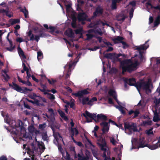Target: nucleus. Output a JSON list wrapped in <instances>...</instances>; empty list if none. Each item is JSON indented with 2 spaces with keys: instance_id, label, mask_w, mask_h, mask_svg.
I'll use <instances>...</instances> for the list:
<instances>
[{
  "instance_id": "1",
  "label": "nucleus",
  "mask_w": 160,
  "mask_h": 160,
  "mask_svg": "<svg viewBox=\"0 0 160 160\" xmlns=\"http://www.w3.org/2000/svg\"><path fill=\"white\" fill-rule=\"evenodd\" d=\"M13 129H15L14 133L16 135L20 136L23 138H27V132L22 121L18 120L16 122L14 120H10L8 123Z\"/></svg>"
},
{
  "instance_id": "2",
  "label": "nucleus",
  "mask_w": 160,
  "mask_h": 160,
  "mask_svg": "<svg viewBox=\"0 0 160 160\" xmlns=\"http://www.w3.org/2000/svg\"><path fill=\"white\" fill-rule=\"evenodd\" d=\"M139 64L137 61L134 63L132 62L130 59H125L120 62V67L122 69V74L124 75L125 72H127L129 73L136 69Z\"/></svg>"
},
{
  "instance_id": "3",
  "label": "nucleus",
  "mask_w": 160,
  "mask_h": 160,
  "mask_svg": "<svg viewBox=\"0 0 160 160\" xmlns=\"http://www.w3.org/2000/svg\"><path fill=\"white\" fill-rule=\"evenodd\" d=\"M152 86V84L149 81H145L143 79H140L138 82L137 88L138 91L141 89L145 90L146 93L148 94L151 93V90L150 87Z\"/></svg>"
},
{
  "instance_id": "4",
  "label": "nucleus",
  "mask_w": 160,
  "mask_h": 160,
  "mask_svg": "<svg viewBox=\"0 0 160 160\" xmlns=\"http://www.w3.org/2000/svg\"><path fill=\"white\" fill-rule=\"evenodd\" d=\"M145 141L144 137L140 138L139 140H135L136 145L137 146V148H143L147 147L151 150H154L158 148V144H153L150 145L148 144H145Z\"/></svg>"
},
{
  "instance_id": "5",
  "label": "nucleus",
  "mask_w": 160,
  "mask_h": 160,
  "mask_svg": "<svg viewBox=\"0 0 160 160\" xmlns=\"http://www.w3.org/2000/svg\"><path fill=\"white\" fill-rule=\"evenodd\" d=\"M98 144L99 146L101 149L104 151L103 157L105 158V160H107L106 151L107 150L106 143L105 138H103L102 136L100 137L98 139Z\"/></svg>"
},
{
  "instance_id": "6",
  "label": "nucleus",
  "mask_w": 160,
  "mask_h": 160,
  "mask_svg": "<svg viewBox=\"0 0 160 160\" xmlns=\"http://www.w3.org/2000/svg\"><path fill=\"white\" fill-rule=\"evenodd\" d=\"M149 40L145 42V44H143L140 46H138L137 47L136 49L138 50L139 53V58L141 62H143L145 61V58H144L143 53V52L141 50H145L149 47V45L147 43L148 42Z\"/></svg>"
},
{
  "instance_id": "7",
  "label": "nucleus",
  "mask_w": 160,
  "mask_h": 160,
  "mask_svg": "<svg viewBox=\"0 0 160 160\" xmlns=\"http://www.w3.org/2000/svg\"><path fill=\"white\" fill-rule=\"evenodd\" d=\"M9 86L13 89L22 93H25L27 91H32V89H28L26 87H21L13 82H12V84L9 83Z\"/></svg>"
},
{
  "instance_id": "8",
  "label": "nucleus",
  "mask_w": 160,
  "mask_h": 160,
  "mask_svg": "<svg viewBox=\"0 0 160 160\" xmlns=\"http://www.w3.org/2000/svg\"><path fill=\"white\" fill-rule=\"evenodd\" d=\"M28 130L30 133V135H32L30 137L28 136H27V138L28 137L30 139L31 138H32V137L35 138L36 140H37V137L38 135H40L41 134V132L39 130H37V129L35 128L33 125H30L28 127Z\"/></svg>"
},
{
  "instance_id": "9",
  "label": "nucleus",
  "mask_w": 160,
  "mask_h": 160,
  "mask_svg": "<svg viewBox=\"0 0 160 160\" xmlns=\"http://www.w3.org/2000/svg\"><path fill=\"white\" fill-rule=\"evenodd\" d=\"M43 28H41L40 30H39V34L38 35H35V38H34V36L33 34H32V31L31 30H30L28 33V36L30 37V38L29 40L33 41L35 40L37 42H38L40 39V38L43 37H44V34L43 32Z\"/></svg>"
},
{
  "instance_id": "10",
  "label": "nucleus",
  "mask_w": 160,
  "mask_h": 160,
  "mask_svg": "<svg viewBox=\"0 0 160 160\" xmlns=\"http://www.w3.org/2000/svg\"><path fill=\"white\" fill-rule=\"evenodd\" d=\"M89 88H87L86 89H84L78 91L76 93H72V96L74 95L76 97L79 98H82L84 95H86L90 93V92L88 91Z\"/></svg>"
},
{
  "instance_id": "11",
  "label": "nucleus",
  "mask_w": 160,
  "mask_h": 160,
  "mask_svg": "<svg viewBox=\"0 0 160 160\" xmlns=\"http://www.w3.org/2000/svg\"><path fill=\"white\" fill-rule=\"evenodd\" d=\"M82 116H83L85 117L87 122H92V119H94V118H96V114H92L86 110L85 113L82 114Z\"/></svg>"
},
{
  "instance_id": "12",
  "label": "nucleus",
  "mask_w": 160,
  "mask_h": 160,
  "mask_svg": "<svg viewBox=\"0 0 160 160\" xmlns=\"http://www.w3.org/2000/svg\"><path fill=\"white\" fill-rule=\"evenodd\" d=\"M124 125L125 130L128 129L130 132L132 131L133 132H137L138 131L136 124L134 123H132L130 124L129 123L125 122L124 123Z\"/></svg>"
},
{
  "instance_id": "13",
  "label": "nucleus",
  "mask_w": 160,
  "mask_h": 160,
  "mask_svg": "<svg viewBox=\"0 0 160 160\" xmlns=\"http://www.w3.org/2000/svg\"><path fill=\"white\" fill-rule=\"evenodd\" d=\"M58 149L61 152L62 157L64 158L65 160H71L70 156V154L67 151H64L62 146L61 145H58ZM62 160H65L63 159Z\"/></svg>"
},
{
  "instance_id": "14",
  "label": "nucleus",
  "mask_w": 160,
  "mask_h": 160,
  "mask_svg": "<svg viewBox=\"0 0 160 160\" xmlns=\"http://www.w3.org/2000/svg\"><path fill=\"white\" fill-rule=\"evenodd\" d=\"M103 9L100 6H98L96 8L95 11L93 12L92 18H96L98 16L102 15L103 13Z\"/></svg>"
},
{
  "instance_id": "15",
  "label": "nucleus",
  "mask_w": 160,
  "mask_h": 160,
  "mask_svg": "<svg viewBox=\"0 0 160 160\" xmlns=\"http://www.w3.org/2000/svg\"><path fill=\"white\" fill-rule=\"evenodd\" d=\"M109 122H106L104 121L100 123V125L103 127L102 129L103 134H105L106 132H108L109 130L110 126L109 125Z\"/></svg>"
},
{
  "instance_id": "16",
  "label": "nucleus",
  "mask_w": 160,
  "mask_h": 160,
  "mask_svg": "<svg viewBox=\"0 0 160 160\" xmlns=\"http://www.w3.org/2000/svg\"><path fill=\"white\" fill-rule=\"evenodd\" d=\"M87 15L85 12H80L78 15L77 18L79 22H83L87 20ZM82 23L84 24V23H83V22Z\"/></svg>"
},
{
  "instance_id": "17",
  "label": "nucleus",
  "mask_w": 160,
  "mask_h": 160,
  "mask_svg": "<svg viewBox=\"0 0 160 160\" xmlns=\"http://www.w3.org/2000/svg\"><path fill=\"white\" fill-rule=\"evenodd\" d=\"M125 82L128 83L130 86H134L137 88V85H138V82H137L136 79L132 78L129 79L128 80H126L125 81Z\"/></svg>"
},
{
  "instance_id": "18",
  "label": "nucleus",
  "mask_w": 160,
  "mask_h": 160,
  "mask_svg": "<svg viewBox=\"0 0 160 160\" xmlns=\"http://www.w3.org/2000/svg\"><path fill=\"white\" fill-rule=\"evenodd\" d=\"M40 85L42 89H41L40 88H38V89L40 90L41 92H43L44 95H47L48 94V92L46 90L47 88L46 85L45 84H43L42 82L40 83Z\"/></svg>"
},
{
  "instance_id": "19",
  "label": "nucleus",
  "mask_w": 160,
  "mask_h": 160,
  "mask_svg": "<svg viewBox=\"0 0 160 160\" xmlns=\"http://www.w3.org/2000/svg\"><path fill=\"white\" fill-rule=\"evenodd\" d=\"M65 33L66 35L69 37L74 38V34L71 28H69L67 30Z\"/></svg>"
},
{
  "instance_id": "20",
  "label": "nucleus",
  "mask_w": 160,
  "mask_h": 160,
  "mask_svg": "<svg viewBox=\"0 0 160 160\" xmlns=\"http://www.w3.org/2000/svg\"><path fill=\"white\" fill-rule=\"evenodd\" d=\"M78 133V131L76 128H71L70 134L71 138L73 137L74 135L76 136Z\"/></svg>"
},
{
  "instance_id": "21",
  "label": "nucleus",
  "mask_w": 160,
  "mask_h": 160,
  "mask_svg": "<svg viewBox=\"0 0 160 160\" xmlns=\"http://www.w3.org/2000/svg\"><path fill=\"white\" fill-rule=\"evenodd\" d=\"M19 8L20 9V12L23 13L25 18H29L28 12V10L26 9L25 7H24V8L19 7Z\"/></svg>"
},
{
  "instance_id": "22",
  "label": "nucleus",
  "mask_w": 160,
  "mask_h": 160,
  "mask_svg": "<svg viewBox=\"0 0 160 160\" xmlns=\"http://www.w3.org/2000/svg\"><path fill=\"white\" fill-rule=\"evenodd\" d=\"M30 98H31L34 100L33 104L34 105L36 106H43L44 105L43 103H41L40 102V100L35 98L33 97H32V96H30Z\"/></svg>"
},
{
  "instance_id": "23",
  "label": "nucleus",
  "mask_w": 160,
  "mask_h": 160,
  "mask_svg": "<svg viewBox=\"0 0 160 160\" xmlns=\"http://www.w3.org/2000/svg\"><path fill=\"white\" fill-rule=\"evenodd\" d=\"M18 52L20 57H22L23 59L26 58V57L23 51L19 46H18Z\"/></svg>"
},
{
  "instance_id": "24",
  "label": "nucleus",
  "mask_w": 160,
  "mask_h": 160,
  "mask_svg": "<svg viewBox=\"0 0 160 160\" xmlns=\"http://www.w3.org/2000/svg\"><path fill=\"white\" fill-rule=\"evenodd\" d=\"M96 117L98 119L102 120L104 121H106L108 120L107 116L102 113L98 114L96 116Z\"/></svg>"
},
{
  "instance_id": "25",
  "label": "nucleus",
  "mask_w": 160,
  "mask_h": 160,
  "mask_svg": "<svg viewBox=\"0 0 160 160\" xmlns=\"http://www.w3.org/2000/svg\"><path fill=\"white\" fill-rule=\"evenodd\" d=\"M41 133L40 134L41 135L42 139H43L44 141H46L48 142L49 139L48 136L47 132L46 131H44L41 132Z\"/></svg>"
},
{
  "instance_id": "26",
  "label": "nucleus",
  "mask_w": 160,
  "mask_h": 160,
  "mask_svg": "<svg viewBox=\"0 0 160 160\" xmlns=\"http://www.w3.org/2000/svg\"><path fill=\"white\" fill-rule=\"evenodd\" d=\"M123 39L122 37L121 36H118L112 39V40L113 41L115 44L121 43L122 40Z\"/></svg>"
},
{
  "instance_id": "27",
  "label": "nucleus",
  "mask_w": 160,
  "mask_h": 160,
  "mask_svg": "<svg viewBox=\"0 0 160 160\" xmlns=\"http://www.w3.org/2000/svg\"><path fill=\"white\" fill-rule=\"evenodd\" d=\"M9 22H10V25H8V27H10L11 25H14L17 23H19L20 22V20L18 19H11L9 20Z\"/></svg>"
},
{
  "instance_id": "28",
  "label": "nucleus",
  "mask_w": 160,
  "mask_h": 160,
  "mask_svg": "<svg viewBox=\"0 0 160 160\" xmlns=\"http://www.w3.org/2000/svg\"><path fill=\"white\" fill-rule=\"evenodd\" d=\"M160 23V14L157 16L154 22L153 27H157Z\"/></svg>"
},
{
  "instance_id": "29",
  "label": "nucleus",
  "mask_w": 160,
  "mask_h": 160,
  "mask_svg": "<svg viewBox=\"0 0 160 160\" xmlns=\"http://www.w3.org/2000/svg\"><path fill=\"white\" fill-rule=\"evenodd\" d=\"M58 112L60 116L63 119L66 121L68 120V117L65 116V114L64 112L62 110H58Z\"/></svg>"
},
{
  "instance_id": "30",
  "label": "nucleus",
  "mask_w": 160,
  "mask_h": 160,
  "mask_svg": "<svg viewBox=\"0 0 160 160\" xmlns=\"http://www.w3.org/2000/svg\"><path fill=\"white\" fill-rule=\"evenodd\" d=\"M159 116L157 111L154 112L153 121L154 122H158L159 119Z\"/></svg>"
},
{
  "instance_id": "31",
  "label": "nucleus",
  "mask_w": 160,
  "mask_h": 160,
  "mask_svg": "<svg viewBox=\"0 0 160 160\" xmlns=\"http://www.w3.org/2000/svg\"><path fill=\"white\" fill-rule=\"evenodd\" d=\"M117 20L118 21H123L125 19L126 17L124 15L119 14L117 16Z\"/></svg>"
},
{
  "instance_id": "32",
  "label": "nucleus",
  "mask_w": 160,
  "mask_h": 160,
  "mask_svg": "<svg viewBox=\"0 0 160 160\" xmlns=\"http://www.w3.org/2000/svg\"><path fill=\"white\" fill-rule=\"evenodd\" d=\"M10 47H7L6 48V49L8 51L12 52L13 50H14L15 48V45L13 46V43L12 42H10L9 43Z\"/></svg>"
},
{
  "instance_id": "33",
  "label": "nucleus",
  "mask_w": 160,
  "mask_h": 160,
  "mask_svg": "<svg viewBox=\"0 0 160 160\" xmlns=\"http://www.w3.org/2000/svg\"><path fill=\"white\" fill-rule=\"evenodd\" d=\"M114 53H107L104 55V57L107 58L112 59L114 57Z\"/></svg>"
},
{
  "instance_id": "34",
  "label": "nucleus",
  "mask_w": 160,
  "mask_h": 160,
  "mask_svg": "<svg viewBox=\"0 0 160 160\" xmlns=\"http://www.w3.org/2000/svg\"><path fill=\"white\" fill-rule=\"evenodd\" d=\"M78 160H88L89 159L88 156L83 157L79 153L78 154Z\"/></svg>"
},
{
  "instance_id": "35",
  "label": "nucleus",
  "mask_w": 160,
  "mask_h": 160,
  "mask_svg": "<svg viewBox=\"0 0 160 160\" xmlns=\"http://www.w3.org/2000/svg\"><path fill=\"white\" fill-rule=\"evenodd\" d=\"M111 7L112 10L116 9L117 8V3L115 1V0H112V4Z\"/></svg>"
},
{
  "instance_id": "36",
  "label": "nucleus",
  "mask_w": 160,
  "mask_h": 160,
  "mask_svg": "<svg viewBox=\"0 0 160 160\" xmlns=\"http://www.w3.org/2000/svg\"><path fill=\"white\" fill-rule=\"evenodd\" d=\"M82 100V103L83 105L87 104V103L89 101V98L88 97H83Z\"/></svg>"
},
{
  "instance_id": "37",
  "label": "nucleus",
  "mask_w": 160,
  "mask_h": 160,
  "mask_svg": "<svg viewBox=\"0 0 160 160\" xmlns=\"http://www.w3.org/2000/svg\"><path fill=\"white\" fill-rule=\"evenodd\" d=\"M76 19L75 17L72 19V21L71 23V25L72 28H77V25L76 24Z\"/></svg>"
},
{
  "instance_id": "38",
  "label": "nucleus",
  "mask_w": 160,
  "mask_h": 160,
  "mask_svg": "<svg viewBox=\"0 0 160 160\" xmlns=\"http://www.w3.org/2000/svg\"><path fill=\"white\" fill-rule=\"evenodd\" d=\"M86 36L87 37L86 39H85V40H89L91 39L94 36L92 34L88 33L86 34Z\"/></svg>"
},
{
  "instance_id": "39",
  "label": "nucleus",
  "mask_w": 160,
  "mask_h": 160,
  "mask_svg": "<svg viewBox=\"0 0 160 160\" xmlns=\"http://www.w3.org/2000/svg\"><path fill=\"white\" fill-rule=\"evenodd\" d=\"M153 128H151L149 130H146L145 131V133L146 134L148 135H150V134H153V132L152 131Z\"/></svg>"
},
{
  "instance_id": "40",
  "label": "nucleus",
  "mask_w": 160,
  "mask_h": 160,
  "mask_svg": "<svg viewBox=\"0 0 160 160\" xmlns=\"http://www.w3.org/2000/svg\"><path fill=\"white\" fill-rule=\"evenodd\" d=\"M46 126L45 123H44L42 124L39 125L38 128L41 130H44Z\"/></svg>"
},
{
  "instance_id": "41",
  "label": "nucleus",
  "mask_w": 160,
  "mask_h": 160,
  "mask_svg": "<svg viewBox=\"0 0 160 160\" xmlns=\"http://www.w3.org/2000/svg\"><path fill=\"white\" fill-rule=\"evenodd\" d=\"M70 151L72 153L74 154L75 158H76V153L75 151V147H70Z\"/></svg>"
},
{
  "instance_id": "42",
  "label": "nucleus",
  "mask_w": 160,
  "mask_h": 160,
  "mask_svg": "<svg viewBox=\"0 0 160 160\" xmlns=\"http://www.w3.org/2000/svg\"><path fill=\"white\" fill-rule=\"evenodd\" d=\"M120 56H122L123 58H127V55H126L125 54H121L120 53L117 54L116 56V58H118Z\"/></svg>"
},
{
  "instance_id": "43",
  "label": "nucleus",
  "mask_w": 160,
  "mask_h": 160,
  "mask_svg": "<svg viewBox=\"0 0 160 160\" xmlns=\"http://www.w3.org/2000/svg\"><path fill=\"white\" fill-rule=\"evenodd\" d=\"M110 142L114 145H116L117 142L115 139L113 137H111L110 138Z\"/></svg>"
},
{
  "instance_id": "44",
  "label": "nucleus",
  "mask_w": 160,
  "mask_h": 160,
  "mask_svg": "<svg viewBox=\"0 0 160 160\" xmlns=\"http://www.w3.org/2000/svg\"><path fill=\"white\" fill-rule=\"evenodd\" d=\"M75 33L76 34H82V28H79L74 30Z\"/></svg>"
},
{
  "instance_id": "45",
  "label": "nucleus",
  "mask_w": 160,
  "mask_h": 160,
  "mask_svg": "<svg viewBox=\"0 0 160 160\" xmlns=\"http://www.w3.org/2000/svg\"><path fill=\"white\" fill-rule=\"evenodd\" d=\"M4 120L5 122L7 123H9V122L10 121L9 120V118L8 114L5 115V116L4 117Z\"/></svg>"
},
{
  "instance_id": "46",
  "label": "nucleus",
  "mask_w": 160,
  "mask_h": 160,
  "mask_svg": "<svg viewBox=\"0 0 160 160\" xmlns=\"http://www.w3.org/2000/svg\"><path fill=\"white\" fill-rule=\"evenodd\" d=\"M108 94L110 96H112L114 95V94H116L115 91L112 89H110L108 92Z\"/></svg>"
},
{
  "instance_id": "47",
  "label": "nucleus",
  "mask_w": 160,
  "mask_h": 160,
  "mask_svg": "<svg viewBox=\"0 0 160 160\" xmlns=\"http://www.w3.org/2000/svg\"><path fill=\"white\" fill-rule=\"evenodd\" d=\"M133 113H134V115L133 117V118H134L138 116V115L140 113V112L138 110H136L134 111Z\"/></svg>"
},
{
  "instance_id": "48",
  "label": "nucleus",
  "mask_w": 160,
  "mask_h": 160,
  "mask_svg": "<svg viewBox=\"0 0 160 160\" xmlns=\"http://www.w3.org/2000/svg\"><path fill=\"white\" fill-rule=\"evenodd\" d=\"M121 43H122V47L124 49H125L126 48L128 47V44L125 42L122 41Z\"/></svg>"
},
{
  "instance_id": "49",
  "label": "nucleus",
  "mask_w": 160,
  "mask_h": 160,
  "mask_svg": "<svg viewBox=\"0 0 160 160\" xmlns=\"http://www.w3.org/2000/svg\"><path fill=\"white\" fill-rule=\"evenodd\" d=\"M48 81L50 84L53 85L54 83L56 82V80L52 79V81H51L49 79H48Z\"/></svg>"
},
{
  "instance_id": "50",
  "label": "nucleus",
  "mask_w": 160,
  "mask_h": 160,
  "mask_svg": "<svg viewBox=\"0 0 160 160\" xmlns=\"http://www.w3.org/2000/svg\"><path fill=\"white\" fill-rule=\"evenodd\" d=\"M121 112V113L125 115L126 114L125 111L123 109V107L122 106H121V107L118 109Z\"/></svg>"
},
{
  "instance_id": "51",
  "label": "nucleus",
  "mask_w": 160,
  "mask_h": 160,
  "mask_svg": "<svg viewBox=\"0 0 160 160\" xmlns=\"http://www.w3.org/2000/svg\"><path fill=\"white\" fill-rule=\"evenodd\" d=\"M143 123L144 125H152V121L151 120L149 121H145L143 122Z\"/></svg>"
},
{
  "instance_id": "52",
  "label": "nucleus",
  "mask_w": 160,
  "mask_h": 160,
  "mask_svg": "<svg viewBox=\"0 0 160 160\" xmlns=\"http://www.w3.org/2000/svg\"><path fill=\"white\" fill-rule=\"evenodd\" d=\"M47 95H49V96L48 97V98L52 100H53L55 99V97L51 93H48V94H47Z\"/></svg>"
},
{
  "instance_id": "53",
  "label": "nucleus",
  "mask_w": 160,
  "mask_h": 160,
  "mask_svg": "<svg viewBox=\"0 0 160 160\" xmlns=\"http://www.w3.org/2000/svg\"><path fill=\"white\" fill-rule=\"evenodd\" d=\"M146 4L147 5L150 6L151 8L152 9H154V7H156V6H153L150 0L148 1L147 2Z\"/></svg>"
},
{
  "instance_id": "54",
  "label": "nucleus",
  "mask_w": 160,
  "mask_h": 160,
  "mask_svg": "<svg viewBox=\"0 0 160 160\" xmlns=\"http://www.w3.org/2000/svg\"><path fill=\"white\" fill-rule=\"evenodd\" d=\"M23 84L29 86H32V83L28 80L26 81H25V83H23Z\"/></svg>"
},
{
  "instance_id": "55",
  "label": "nucleus",
  "mask_w": 160,
  "mask_h": 160,
  "mask_svg": "<svg viewBox=\"0 0 160 160\" xmlns=\"http://www.w3.org/2000/svg\"><path fill=\"white\" fill-rule=\"evenodd\" d=\"M22 66L23 69L24 71H26L27 72H28V68L26 66L25 64L24 63H22Z\"/></svg>"
},
{
  "instance_id": "56",
  "label": "nucleus",
  "mask_w": 160,
  "mask_h": 160,
  "mask_svg": "<svg viewBox=\"0 0 160 160\" xmlns=\"http://www.w3.org/2000/svg\"><path fill=\"white\" fill-rule=\"evenodd\" d=\"M154 103L156 105L159 104L160 103V98L158 99H156L154 101Z\"/></svg>"
},
{
  "instance_id": "57",
  "label": "nucleus",
  "mask_w": 160,
  "mask_h": 160,
  "mask_svg": "<svg viewBox=\"0 0 160 160\" xmlns=\"http://www.w3.org/2000/svg\"><path fill=\"white\" fill-rule=\"evenodd\" d=\"M67 104L68 105H69L70 107L71 108H73V107H74V106L75 105L74 103V102H68L67 103Z\"/></svg>"
},
{
  "instance_id": "58",
  "label": "nucleus",
  "mask_w": 160,
  "mask_h": 160,
  "mask_svg": "<svg viewBox=\"0 0 160 160\" xmlns=\"http://www.w3.org/2000/svg\"><path fill=\"white\" fill-rule=\"evenodd\" d=\"M76 145L78 146L82 147L83 146V144L81 142H77V141L75 143Z\"/></svg>"
},
{
  "instance_id": "59",
  "label": "nucleus",
  "mask_w": 160,
  "mask_h": 160,
  "mask_svg": "<svg viewBox=\"0 0 160 160\" xmlns=\"http://www.w3.org/2000/svg\"><path fill=\"white\" fill-rule=\"evenodd\" d=\"M133 11L134 10L132 8L129 12V16L130 18H132L133 17Z\"/></svg>"
},
{
  "instance_id": "60",
  "label": "nucleus",
  "mask_w": 160,
  "mask_h": 160,
  "mask_svg": "<svg viewBox=\"0 0 160 160\" xmlns=\"http://www.w3.org/2000/svg\"><path fill=\"white\" fill-rule=\"evenodd\" d=\"M0 160H8L6 156L2 155L0 157Z\"/></svg>"
},
{
  "instance_id": "61",
  "label": "nucleus",
  "mask_w": 160,
  "mask_h": 160,
  "mask_svg": "<svg viewBox=\"0 0 160 160\" xmlns=\"http://www.w3.org/2000/svg\"><path fill=\"white\" fill-rule=\"evenodd\" d=\"M31 77L33 80L37 82H39V80L38 79H37L33 75H32L31 76Z\"/></svg>"
},
{
  "instance_id": "62",
  "label": "nucleus",
  "mask_w": 160,
  "mask_h": 160,
  "mask_svg": "<svg viewBox=\"0 0 160 160\" xmlns=\"http://www.w3.org/2000/svg\"><path fill=\"white\" fill-rule=\"evenodd\" d=\"M129 4L131 5L132 7H135L136 5V2L135 1H133L130 2Z\"/></svg>"
},
{
  "instance_id": "63",
  "label": "nucleus",
  "mask_w": 160,
  "mask_h": 160,
  "mask_svg": "<svg viewBox=\"0 0 160 160\" xmlns=\"http://www.w3.org/2000/svg\"><path fill=\"white\" fill-rule=\"evenodd\" d=\"M38 56L37 58L38 60H39L40 58L39 57H41L42 55V52H38L37 53Z\"/></svg>"
},
{
  "instance_id": "64",
  "label": "nucleus",
  "mask_w": 160,
  "mask_h": 160,
  "mask_svg": "<svg viewBox=\"0 0 160 160\" xmlns=\"http://www.w3.org/2000/svg\"><path fill=\"white\" fill-rule=\"evenodd\" d=\"M154 9L155 10H159V12L160 14V5H158L156 6V7H154Z\"/></svg>"
}]
</instances>
